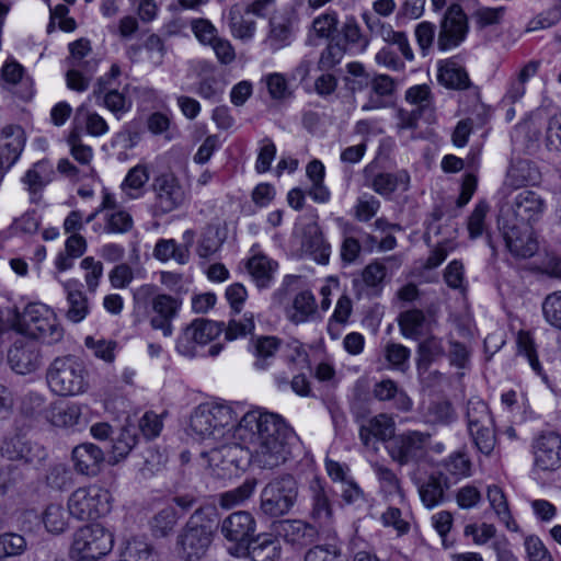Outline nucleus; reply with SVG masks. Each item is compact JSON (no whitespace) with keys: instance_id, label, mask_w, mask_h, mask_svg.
Masks as SVG:
<instances>
[{"instance_id":"f257e3e1","label":"nucleus","mask_w":561,"mask_h":561,"mask_svg":"<svg viewBox=\"0 0 561 561\" xmlns=\"http://www.w3.org/2000/svg\"><path fill=\"white\" fill-rule=\"evenodd\" d=\"M236 420L229 404L205 402L191 414L188 434L205 445L234 438L247 446L251 462L260 469H275L293 457L298 438L282 415L254 409Z\"/></svg>"},{"instance_id":"f03ea898","label":"nucleus","mask_w":561,"mask_h":561,"mask_svg":"<svg viewBox=\"0 0 561 561\" xmlns=\"http://www.w3.org/2000/svg\"><path fill=\"white\" fill-rule=\"evenodd\" d=\"M16 331L47 344L62 340L64 328L55 311L45 304L31 302L15 317Z\"/></svg>"},{"instance_id":"7ed1b4c3","label":"nucleus","mask_w":561,"mask_h":561,"mask_svg":"<svg viewBox=\"0 0 561 561\" xmlns=\"http://www.w3.org/2000/svg\"><path fill=\"white\" fill-rule=\"evenodd\" d=\"M50 390L58 396H77L88 387L82 364L72 356L58 357L49 366L46 375Z\"/></svg>"},{"instance_id":"20e7f679","label":"nucleus","mask_w":561,"mask_h":561,"mask_svg":"<svg viewBox=\"0 0 561 561\" xmlns=\"http://www.w3.org/2000/svg\"><path fill=\"white\" fill-rule=\"evenodd\" d=\"M298 484L291 474L271 480L261 491V512L270 517L287 514L296 503Z\"/></svg>"},{"instance_id":"39448f33","label":"nucleus","mask_w":561,"mask_h":561,"mask_svg":"<svg viewBox=\"0 0 561 561\" xmlns=\"http://www.w3.org/2000/svg\"><path fill=\"white\" fill-rule=\"evenodd\" d=\"M211 540V525L195 513L178 536L179 556L185 561H198L206 554Z\"/></svg>"},{"instance_id":"423d86ee","label":"nucleus","mask_w":561,"mask_h":561,"mask_svg":"<svg viewBox=\"0 0 561 561\" xmlns=\"http://www.w3.org/2000/svg\"><path fill=\"white\" fill-rule=\"evenodd\" d=\"M111 510V494L98 485L79 488L68 500V513L77 519H96Z\"/></svg>"},{"instance_id":"0eeeda50","label":"nucleus","mask_w":561,"mask_h":561,"mask_svg":"<svg viewBox=\"0 0 561 561\" xmlns=\"http://www.w3.org/2000/svg\"><path fill=\"white\" fill-rule=\"evenodd\" d=\"M431 438L428 432L405 431L393 437L387 447L388 454L400 466L417 463L426 457Z\"/></svg>"},{"instance_id":"6e6552de","label":"nucleus","mask_w":561,"mask_h":561,"mask_svg":"<svg viewBox=\"0 0 561 561\" xmlns=\"http://www.w3.org/2000/svg\"><path fill=\"white\" fill-rule=\"evenodd\" d=\"M113 536L100 524L87 525L73 535L70 556L81 554L99 559L113 548Z\"/></svg>"},{"instance_id":"1a4fd4ad","label":"nucleus","mask_w":561,"mask_h":561,"mask_svg":"<svg viewBox=\"0 0 561 561\" xmlns=\"http://www.w3.org/2000/svg\"><path fill=\"white\" fill-rule=\"evenodd\" d=\"M499 228L513 256L528 259L538 251V241L530 225L515 222L507 217H499Z\"/></svg>"},{"instance_id":"9d476101","label":"nucleus","mask_w":561,"mask_h":561,"mask_svg":"<svg viewBox=\"0 0 561 561\" xmlns=\"http://www.w3.org/2000/svg\"><path fill=\"white\" fill-rule=\"evenodd\" d=\"M224 331V322L195 319L176 340V351L185 357H195L197 347L215 340Z\"/></svg>"},{"instance_id":"9b49d317","label":"nucleus","mask_w":561,"mask_h":561,"mask_svg":"<svg viewBox=\"0 0 561 561\" xmlns=\"http://www.w3.org/2000/svg\"><path fill=\"white\" fill-rule=\"evenodd\" d=\"M151 187L154 194L152 210L156 216L165 215L180 208L186 199L184 187L172 173L156 176Z\"/></svg>"},{"instance_id":"f8f14e48","label":"nucleus","mask_w":561,"mask_h":561,"mask_svg":"<svg viewBox=\"0 0 561 561\" xmlns=\"http://www.w3.org/2000/svg\"><path fill=\"white\" fill-rule=\"evenodd\" d=\"M468 18L459 4H451L445 12L437 35V47L445 51L458 47L467 37Z\"/></svg>"},{"instance_id":"ddd939ff","label":"nucleus","mask_w":561,"mask_h":561,"mask_svg":"<svg viewBox=\"0 0 561 561\" xmlns=\"http://www.w3.org/2000/svg\"><path fill=\"white\" fill-rule=\"evenodd\" d=\"M208 446L210 449L203 451L201 458L211 474L224 478L239 468L238 455L242 451L239 444L226 440Z\"/></svg>"},{"instance_id":"4468645a","label":"nucleus","mask_w":561,"mask_h":561,"mask_svg":"<svg viewBox=\"0 0 561 561\" xmlns=\"http://www.w3.org/2000/svg\"><path fill=\"white\" fill-rule=\"evenodd\" d=\"M535 467L542 471H554L561 467V436L556 432H543L533 443Z\"/></svg>"},{"instance_id":"2eb2a0df","label":"nucleus","mask_w":561,"mask_h":561,"mask_svg":"<svg viewBox=\"0 0 561 561\" xmlns=\"http://www.w3.org/2000/svg\"><path fill=\"white\" fill-rule=\"evenodd\" d=\"M545 202L534 191L518 193L511 208L502 210L500 217L512 218L515 222L528 224L537 221L543 214Z\"/></svg>"},{"instance_id":"dca6fc26","label":"nucleus","mask_w":561,"mask_h":561,"mask_svg":"<svg viewBox=\"0 0 561 561\" xmlns=\"http://www.w3.org/2000/svg\"><path fill=\"white\" fill-rule=\"evenodd\" d=\"M394 432V420L388 414L381 413L362 423L359 438L365 447L377 451V443L392 440L396 436Z\"/></svg>"},{"instance_id":"f3484780","label":"nucleus","mask_w":561,"mask_h":561,"mask_svg":"<svg viewBox=\"0 0 561 561\" xmlns=\"http://www.w3.org/2000/svg\"><path fill=\"white\" fill-rule=\"evenodd\" d=\"M256 524L251 513L238 511L228 515L220 526L221 535L231 542L248 543L255 533Z\"/></svg>"},{"instance_id":"a211bd4d","label":"nucleus","mask_w":561,"mask_h":561,"mask_svg":"<svg viewBox=\"0 0 561 561\" xmlns=\"http://www.w3.org/2000/svg\"><path fill=\"white\" fill-rule=\"evenodd\" d=\"M181 302L169 295L162 294L156 296L151 307L154 316L150 319V325L153 330L162 331L164 336H171L173 333L172 321L178 316Z\"/></svg>"},{"instance_id":"6ab92c4d","label":"nucleus","mask_w":561,"mask_h":561,"mask_svg":"<svg viewBox=\"0 0 561 561\" xmlns=\"http://www.w3.org/2000/svg\"><path fill=\"white\" fill-rule=\"evenodd\" d=\"M71 458L75 470L88 477L99 474L105 460L103 450L92 443H82L76 446L72 450Z\"/></svg>"},{"instance_id":"aec40b11","label":"nucleus","mask_w":561,"mask_h":561,"mask_svg":"<svg viewBox=\"0 0 561 561\" xmlns=\"http://www.w3.org/2000/svg\"><path fill=\"white\" fill-rule=\"evenodd\" d=\"M274 531L286 542L297 547L311 543L318 535L313 526L298 519L278 520L274 524Z\"/></svg>"},{"instance_id":"412c9836","label":"nucleus","mask_w":561,"mask_h":561,"mask_svg":"<svg viewBox=\"0 0 561 561\" xmlns=\"http://www.w3.org/2000/svg\"><path fill=\"white\" fill-rule=\"evenodd\" d=\"M12 369L21 375L30 374L37 369L41 356L37 346L32 342L16 341L8 354Z\"/></svg>"},{"instance_id":"4be33fe9","label":"nucleus","mask_w":561,"mask_h":561,"mask_svg":"<svg viewBox=\"0 0 561 561\" xmlns=\"http://www.w3.org/2000/svg\"><path fill=\"white\" fill-rule=\"evenodd\" d=\"M1 453L10 460L24 461L31 463L44 458L43 448L33 444L23 435H15L5 439L1 446Z\"/></svg>"},{"instance_id":"5701e85b","label":"nucleus","mask_w":561,"mask_h":561,"mask_svg":"<svg viewBox=\"0 0 561 561\" xmlns=\"http://www.w3.org/2000/svg\"><path fill=\"white\" fill-rule=\"evenodd\" d=\"M294 39V25L287 15L274 16L270 20V30L264 44L271 51L288 47Z\"/></svg>"},{"instance_id":"b1692460","label":"nucleus","mask_w":561,"mask_h":561,"mask_svg":"<svg viewBox=\"0 0 561 561\" xmlns=\"http://www.w3.org/2000/svg\"><path fill=\"white\" fill-rule=\"evenodd\" d=\"M81 419L80 404L54 402L48 405L46 421L56 427L72 428L80 425Z\"/></svg>"},{"instance_id":"393cba45","label":"nucleus","mask_w":561,"mask_h":561,"mask_svg":"<svg viewBox=\"0 0 561 561\" xmlns=\"http://www.w3.org/2000/svg\"><path fill=\"white\" fill-rule=\"evenodd\" d=\"M67 294L68 308L66 318L72 323H79L88 316L90 308L87 296L76 280H69L64 285Z\"/></svg>"},{"instance_id":"a878e982","label":"nucleus","mask_w":561,"mask_h":561,"mask_svg":"<svg viewBox=\"0 0 561 561\" xmlns=\"http://www.w3.org/2000/svg\"><path fill=\"white\" fill-rule=\"evenodd\" d=\"M54 176L53 165L45 160L36 162L23 176L22 182L31 195L32 202H36L43 188L51 182Z\"/></svg>"},{"instance_id":"bb28decb","label":"nucleus","mask_w":561,"mask_h":561,"mask_svg":"<svg viewBox=\"0 0 561 561\" xmlns=\"http://www.w3.org/2000/svg\"><path fill=\"white\" fill-rule=\"evenodd\" d=\"M277 267V262L262 253H254L247 263V270L259 288L270 287Z\"/></svg>"},{"instance_id":"cd10ccee","label":"nucleus","mask_w":561,"mask_h":561,"mask_svg":"<svg viewBox=\"0 0 561 561\" xmlns=\"http://www.w3.org/2000/svg\"><path fill=\"white\" fill-rule=\"evenodd\" d=\"M419 494L426 508H434L443 502L446 479L443 474H431L427 480L419 483Z\"/></svg>"},{"instance_id":"c85d7f7f","label":"nucleus","mask_w":561,"mask_h":561,"mask_svg":"<svg viewBox=\"0 0 561 561\" xmlns=\"http://www.w3.org/2000/svg\"><path fill=\"white\" fill-rule=\"evenodd\" d=\"M506 181L511 186L520 187L539 181V172L529 160H517L507 170Z\"/></svg>"},{"instance_id":"c756f323","label":"nucleus","mask_w":561,"mask_h":561,"mask_svg":"<svg viewBox=\"0 0 561 561\" xmlns=\"http://www.w3.org/2000/svg\"><path fill=\"white\" fill-rule=\"evenodd\" d=\"M229 28L233 37L243 42H249L253 38L256 30V23L253 19L249 18L244 11L238 5H234L229 11Z\"/></svg>"},{"instance_id":"7c9ffc66","label":"nucleus","mask_w":561,"mask_h":561,"mask_svg":"<svg viewBox=\"0 0 561 561\" xmlns=\"http://www.w3.org/2000/svg\"><path fill=\"white\" fill-rule=\"evenodd\" d=\"M488 500L500 522L511 531H517L518 525L513 519L508 502L502 489L497 485H490L486 492Z\"/></svg>"},{"instance_id":"2f4dec72","label":"nucleus","mask_w":561,"mask_h":561,"mask_svg":"<svg viewBox=\"0 0 561 561\" xmlns=\"http://www.w3.org/2000/svg\"><path fill=\"white\" fill-rule=\"evenodd\" d=\"M25 145L24 131L20 126H5L0 136V147L7 151V159L14 162Z\"/></svg>"},{"instance_id":"473e14b6","label":"nucleus","mask_w":561,"mask_h":561,"mask_svg":"<svg viewBox=\"0 0 561 561\" xmlns=\"http://www.w3.org/2000/svg\"><path fill=\"white\" fill-rule=\"evenodd\" d=\"M179 516L175 507L169 505L156 513L150 519L151 534L156 538H164L171 535L178 523Z\"/></svg>"},{"instance_id":"72a5a7b5","label":"nucleus","mask_w":561,"mask_h":561,"mask_svg":"<svg viewBox=\"0 0 561 561\" xmlns=\"http://www.w3.org/2000/svg\"><path fill=\"white\" fill-rule=\"evenodd\" d=\"M410 182V175L407 171H399L396 174L392 173H379L371 182L373 190L381 196L391 195L400 185L403 190L408 188Z\"/></svg>"},{"instance_id":"f704fd0d","label":"nucleus","mask_w":561,"mask_h":561,"mask_svg":"<svg viewBox=\"0 0 561 561\" xmlns=\"http://www.w3.org/2000/svg\"><path fill=\"white\" fill-rule=\"evenodd\" d=\"M371 92L377 95L370 96L369 101L363 105V111H370L375 108H380L385 104L380 100L381 96H389L396 90L394 80L388 75H376L370 81Z\"/></svg>"},{"instance_id":"c9c22d12","label":"nucleus","mask_w":561,"mask_h":561,"mask_svg":"<svg viewBox=\"0 0 561 561\" xmlns=\"http://www.w3.org/2000/svg\"><path fill=\"white\" fill-rule=\"evenodd\" d=\"M279 340L274 336H260L252 341V353L255 356L254 366L257 369H265L270 359L274 357L279 348Z\"/></svg>"},{"instance_id":"e433bc0d","label":"nucleus","mask_w":561,"mask_h":561,"mask_svg":"<svg viewBox=\"0 0 561 561\" xmlns=\"http://www.w3.org/2000/svg\"><path fill=\"white\" fill-rule=\"evenodd\" d=\"M317 310L316 298L309 290L300 291L293 301V310L288 317L291 322L298 324L306 322Z\"/></svg>"},{"instance_id":"4c0bfd02","label":"nucleus","mask_w":561,"mask_h":561,"mask_svg":"<svg viewBox=\"0 0 561 561\" xmlns=\"http://www.w3.org/2000/svg\"><path fill=\"white\" fill-rule=\"evenodd\" d=\"M425 321V314L420 309H411L401 312L398 319L401 334L412 340L420 339Z\"/></svg>"},{"instance_id":"58836bf2","label":"nucleus","mask_w":561,"mask_h":561,"mask_svg":"<svg viewBox=\"0 0 561 561\" xmlns=\"http://www.w3.org/2000/svg\"><path fill=\"white\" fill-rule=\"evenodd\" d=\"M466 419L468 431L494 423L488 404L478 398L468 401Z\"/></svg>"},{"instance_id":"ea45409f","label":"nucleus","mask_w":561,"mask_h":561,"mask_svg":"<svg viewBox=\"0 0 561 561\" xmlns=\"http://www.w3.org/2000/svg\"><path fill=\"white\" fill-rule=\"evenodd\" d=\"M438 81L447 88L458 90L466 89L470 84L468 73L456 62H447L439 68Z\"/></svg>"},{"instance_id":"a19ab883","label":"nucleus","mask_w":561,"mask_h":561,"mask_svg":"<svg viewBox=\"0 0 561 561\" xmlns=\"http://www.w3.org/2000/svg\"><path fill=\"white\" fill-rule=\"evenodd\" d=\"M373 393L380 401L396 399L398 407L403 411L411 409L412 402L410 398L404 392L399 391L396 382L391 379H383L377 382Z\"/></svg>"},{"instance_id":"79ce46f5","label":"nucleus","mask_w":561,"mask_h":561,"mask_svg":"<svg viewBox=\"0 0 561 561\" xmlns=\"http://www.w3.org/2000/svg\"><path fill=\"white\" fill-rule=\"evenodd\" d=\"M310 491L312 500V517L319 522H327L331 517L332 508L323 485L319 480H313L310 483Z\"/></svg>"},{"instance_id":"37998d69","label":"nucleus","mask_w":561,"mask_h":561,"mask_svg":"<svg viewBox=\"0 0 561 561\" xmlns=\"http://www.w3.org/2000/svg\"><path fill=\"white\" fill-rule=\"evenodd\" d=\"M256 488V480L247 479L241 485L226 491L219 495V504L224 508L241 505L252 496Z\"/></svg>"},{"instance_id":"c03bdc74","label":"nucleus","mask_w":561,"mask_h":561,"mask_svg":"<svg viewBox=\"0 0 561 561\" xmlns=\"http://www.w3.org/2000/svg\"><path fill=\"white\" fill-rule=\"evenodd\" d=\"M21 413L30 419H45L48 411L46 399L42 393L30 391L24 394L20 402Z\"/></svg>"},{"instance_id":"a18cd8bd","label":"nucleus","mask_w":561,"mask_h":561,"mask_svg":"<svg viewBox=\"0 0 561 561\" xmlns=\"http://www.w3.org/2000/svg\"><path fill=\"white\" fill-rule=\"evenodd\" d=\"M426 417L432 424L446 426L457 420V413L449 401L439 400L428 405Z\"/></svg>"},{"instance_id":"49530a36","label":"nucleus","mask_w":561,"mask_h":561,"mask_svg":"<svg viewBox=\"0 0 561 561\" xmlns=\"http://www.w3.org/2000/svg\"><path fill=\"white\" fill-rule=\"evenodd\" d=\"M137 440L138 437L134 426L123 427L112 445V456L115 462L124 459L136 446Z\"/></svg>"},{"instance_id":"de8ad7c7","label":"nucleus","mask_w":561,"mask_h":561,"mask_svg":"<svg viewBox=\"0 0 561 561\" xmlns=\"http://www.w3.org/2000/svg\"><path fill=\"white\" fill-rule=\"evenodd\" d=\"M43 523L51 534H61L68 526V516L61 504L51 503L43 513Z\"/></svg>"},{"instance_id":"09e8293b","label":"nucleus","mask_w":561,"mask_h":561,"mask_svg":"<svg viewBox=\"0 0 561 561\" xmlns=\"http://www.w3.org/2000/svg\"><path fill=\"white\" fill-rule=\"evenodd\" d=\"M76 116L84 122L87 133L91 136L100 137L108 131L106 121L96 112L89 111L84 104L77 108Z\"/></svg>"},{"instance_id":"8fccbe9b","label":"nucleus","mask_w":561,"mask_h":561,"mask_svg":"<svg viewBox=\"0 0 561 561\" xmlns=\"http://www.w3.org/2000/svg\"><path fill=\"white\" fill-rule=\"evenodd\" d=\"M468 433L476 448L481 454L486 456L491 455L496 444L494 423L480 426L477 430H470Z\"/></svg>"},{"instance_id":"3c124183","label":"nucleus","mask_w":561,"mask_h":561,"mask_svg":"<svg viewBox=\"0 0 561 561\" xmlns=\"http://www.w3.org/2000/svg\"><path fill=\"white\" fill-rule=\"evenodd\" d=\"M541 309L546 322L561 331V290L547 295L542 301Z\"/></svg>"},{"instance_id":"603ef678","label":"nucleus","mask_w":561,"mask_h":561,"mask_svg":"<svg viewBox=\"0 0 561 561\" xmlns=\"http://www.w3.org/2000/svg\"><path fill=\"white\" fill-rule=\"evenodd\" d=\"M104 221V230L107 233H126L134 225L131 215L123 209L105 213Z\"/></svg>"},{"instance_id":"864d4df0","label":"nucleus","mask_w":561,"mask_h":561,"mask_svg":"<svg viewBox=\"0 0 561 561\" xmlns=\"http://www.w3.org/2000/svg\"><path fill=\"white\" fill-rule=\"evenodd\" d=\"M419 365L428 366L445 354L442 341L435 336L425 339L419 345Z\"/></svg>"},{"instance_id":"5fc2aeb1","label":"nucleus","mask_w":561,"mask_h":561,"mask_svg":"<svg viewBox=\"0 0 561 561\" xmlns=\"http://www.w3.org/2000/svg\"><path fill=\"white\" fill-rule=\"evenodd\" d=\"M405 100L410 104L415 105L416 111H420V113L433 107V96L427 84H417L409 88L405 91Z\"/></svg>"},{"instance_id":"6e6d98bb","label":"nucleus","mask_w":561,"mask_h":561,"mask_svg":"<svg viewBox=\"0 0 561 561\" xmlns=\"http://www.w3.org/2000/svg\"><path fill=\"white\" fill-rule=\"evenodd\" d=\"M124 556L126 561H153L151 546L142 538H133L128 540Z\"/></svg>"},{"instance_id":"4d7b16f0","label":"nucleus","mask_w":561,"mask_h":561,"mask_svg":"<svg viewBox=\"0 0 561 561\" xmlns=\"http://www.w3.org/2000/svg\"><path fill=\"white\" fill-rule=\"evenodd\" d=\"M337 16L334 12L323 13L317 16L311 24L310 38H329L336 30Z\"/></svg>"},{"instance_id":"13d9d810","label":"nucleus","mask_w":561,"mask_h":561,"mask_svg":"<svg viewBox=\"0 0 561 561\" xmlns=\"http://www.w3.org/2000/svg\"><path fill=\"white\" fill-rule=\"evenodd\" d=\"M305 561H347L335 545H318L305 554Z\"/></svg>"},{"instance_id":"bf43d9fd","label":"nucleus","mask_w":561,"mask_h":561,"mask_svg":"<svg viewBox=\"0 0 561 561\" xmlns=\"http://www.w3.org/2000/svg\"><path fill=\"white\" fill-rule=\"evenodd\" d=\"M26 548V541L19 534L8 533L0 535V558L21 554Z\"/></svg>"},{"instance_id":"052dcab7","label":"nucleus","mask_w":561,"mask_h":561,"mask_svg":"<svg viewBox=\"0 0 561 561\" xmlns=\"http://www.w3.org/2000/svg\"><path fill=\"white\" fill-rule=\"evenodd\" d=\"M103 104L117 118L128 112L131 106V102L125 96V94L116 89H111L105 92L103 96Z\"/></svg>"},{"instance_id":"680f3d73","label":"nucleus","mask_w":561,"mask_h":561,"mask_svg":"<svg viewBox=\"0 0 561 561\" xmlns=\"http://www.w3.org/2000/svg\"><path fill=\"white\" fill-rule=\"evenodd\" d=\"M383 354L391 367L403 370L411 356V351L402 344L388 343L385 346Z\"/></svg>"},{"instance_id":"e2e57ef3","label":"nucleus","mask_w":561,"mask_h":561,"mask_svg":"<svg viewBox=\"0 0 561 561\" xmlns=\"http://www.w3.org/2000/svg\"><path fill=\"white\" fill-rule=\"evenodd\" d=\"M222 241L214 229H207L201 237L197 245V254L201 259H209L221 248Z\"/></svg>"},{"instance_id":"0e129e2a","label":"nucleus","mask_w":561,"mask_h":561,"mask_svg":"<svg viewBox=\"0 0 561 561\" xmlns=\"http://www.w3.org/2000/svg\"><path fill=\"white\" fill-rule=\"evenodd\" d=\"M84 344L88 348L93 351V354L98 358H101L106 363H112L114 360V351L116 348L115 341H107L103 339L95 340L92 336H87L84 340Z\"/></svg>"},{"instance_id":"69168bd1","label":"nucleus","mask_w":561,"mask_h":561,"mask_svg":"<svg viewBox=\"0 0 561 561\" xmlns=\"http://www.w3.org/2000/svg\"><path fill=\"white\" fill-rule=\"evenodd\" d=\"M67 142L70 147V153L76 161L83 165L90 164L93 157V150L90 146L82 142L79 134L75 131L70 133Z\"/></svg>"},{"instance_id":"338daca9","label":"nucleus","mask_w":561,"mask_h":561,"mask_svg":"<svg viewBox=\"0 0 561 561\" xmlns=\"http://www.w3.org/2000/svg\"><path fill=\"white\" fill-rule=\"evenodd\" d=\"M380 202L373 195L364 194L358 197L355 205V218L359 221H368L377 214Z\"/></svg>"},{"instance_id":"774afa93","label":"nucleus","mask_w":561,"mask_h":561,"mask_svg":"<svg viewBox=\"0 0 561 561\" xmlns=\"http://www.w3.org/2000/svg\"><path fill=\"white\" fill-rule=\"evenodd\" d=\"M435 34L436 26L431 22L424 21L415 26L414 35L423 56H426L432 48Z\"/></svg>"}]
</instances>
